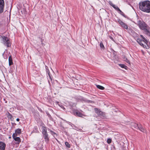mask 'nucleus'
<instances>
[{
	"label": "nucleus",
	"instance_id": "nucleus-1",
	"mask_svg": "<svg viewBox=\"0 0 150 150\" xmlns=\"http://www.w3.org/2000/svg\"><path fill=\"white\" fill-rule=\"evenodd\" d=\"M139 9L142 11L150 13V1H147L140 3L139 4Z\"/></svg>",
	"mask_w": 150,
	"mask_h": 150
},
{
	"label": "nucleus",
	"instance_id": "nucleus-2",
	"mask_svg": "<svg viewBox=\"0 0 150 150\" xmlns=\"http://www.w3.org/2000/svg\"><path fill=\"white\" fill-rule=\"evenodd\" d=\"M137 24L141 29L144 30L145 33L150 35V28L144 22L139 21Z\"/></svg>",
	"mask_w": 150,
	"mask_h": 150
},
{
	"label": "nucleus",
	"instance_id": "nucleus-3",
	"mask_svg": "<svg viewBox=\"0 0 150 150\" xmlns=\"http://www.w3.org/2000/svg\"><path fill=\"white\" fill-rule=\"evenodd\" d=\"M140 36L143 39V40H142L140 39L137 40V41L138 43L142 46L144 48L147 49L149 48V46L147 45L148 42V40L145 38L143 35H141Z\"/></svg>",
	"mask_w": 150,
	"mask_h": 150
},
{
	"label": "nucleus",
	"instance_id": "nucleus-4",
	"mask_svg": "<svg viewBox=\"0 0 150 150\" xmlns=\"http://www.w3.org/2000/svg\"><path fill=\"white\" fill-rule=\"evenodd\" d=\"M42 129L43 137L45 140V141L48 142L49 141V139L47 133L46 127L44 126H42Z\"/></svg>",
	"mask_w": 150,
	"mask_h": 150
},
{
	"label": "nucleus",
	"instance_id": "nucleus-5",
	"mask_svg": "<svg viewBox=\"0 0 150 150\" xmlns=\"http://www.w3.org/2000/svg\"><path fill=\"white\" fill-rule=\"evenodd\" d=\"M3 43L7 47H9L10 46V41L8 38L3 36L2 37Z\"/></svg>",
	"mask_w": 150,
	"mask_h": 150
},
{
	"label": "nucleus",
	"instance_id": "nucleus-6",
	"mask_svg": "<svg viewBox=\"0 0 150 150\" xmlns=\"http://www.w3.org/2000/svg\"><path fill=\"white\" fill-rule=\"evenodd\" d=\"M118 22L120 24L121 26L124 28L127 29L128 28V26L125 23L123 22L120 20L119 19L118 20Z\"/></svg>",
	"mask_w": 150,
	"mask_h": 150
},
{
	"label": "nucleus",
	"instance_id": "nucleus-7",
	"mask_svg": "<svg viewBox=\"0 0 150 150\" xmlns=\"http://www.w3.org/2000/svg\"><path fill=\"white\" fill-rule=\"evenodd\" d=\"M95 112L98 115H101L103 117L105 116V114L104 112H103L100 111L99 110L96 108H95Z\"/></svg>",
	"mask_w": 150,
	"mask_h": 150
},
{
	"label": "nucleus",
	"instance_id": "nucleus-8",
	"mask_svg": "<svg viewBox=\"0 0 150 150\" xmlns=\"http://www.w3.org/2000/svg\"><path fill=\"white\" fill-rule=\"evenodd\" d=\"M4 1L3 0H0V13L3 11V8L4 6Z\"/></svg>",
	"mask_w": 150,
	"mask_h": 150
},
{
	"label": "nucleus",
	"instance_id": "nucleus-9",
	"mask_svg": "<svg viewBox=\"0 0 150 150\" xmlns=\"http://www.w3.org/2000/svg\"><path fill=\"white\" fill-rule=\"evenodd\" d=\"M16 136H14V134H13L12 137L14 140L16 142V143L19 144L21 142V139L19 137H16Z\"/></svg>",
	"mask_w": 150,
	"mask_h": 150
},
{
	"label": "nucleus",
	"instance_id": "nucleus-10",
	"mask_svg": "<svg viewBox=\"0 0 150 150\" xmlns=\"http://www.w3.org/2000/svg\"><path fill=\"white\" fill-rule=\"evenodd\" d=\"M74 115L81 117H83V116H85L83 114L81 113L79 111H76L75 112H74Z\"/></svg>",
	"mask_w": 150,
	"mask_h": 150
},
{
	"label": "nucleus",
	"instance_id": "nucleus-11",
	"mask_svg": "<svg viewBox=\"0 0 150 150\" xmlns=\"http://www.w3.org/2000/svg\"><path fill=\"white\" fill-rule=\"evenodd\" d=\"M6 144L2 142H0V150H4L6 147Z\"/></svg>",
	"mask_w": 150,
	"mask_h": 150
},
{
	"label": "nucleus",
	"instance_id": "nucleus-12",
	"mask_svg": "<svg viewBox=\"0 0 150 150\" xmlns=\"http://www.w3.org/2000/svg\"><path fill=\"white\" fill-rule=\"evenodd\" d=\"M21 129H17L15 130V132L13 134L14 136H17L18 135L20 134L21 133Z\"/></svg>",
	"mask_w": 150,
	"mask_h": 150
},
{
	"label": "nucleus",
	"instance_id": "nucleus-13",
	"mask_svg": "<svg viewBox=\"0 0 150 150\" xmlns=\"http://www.w3.org/2000/svg\"><path fill=\"white\" fill-rule=\"evenodd\" d=\"M137 129H139L141 131L143 132H146V130L145 129L140 125H139Z\"/></svg>",
	"mask_w": 150,
	"mask_h": 150
},
{
	"label": "nucleus",
	"instance_id": "nucleus-14",
	"mask_svg": "<svg viewBox=\"0 0 150 150\" xmlns=\"http://www.w3.org/2000/svg\"><path fill=\"white\" fill-rule=\"evenodd\" d=\"M131 126L132 128L134 127L136 129H137L139 125L136 123L132 122L131 123Z\"/></svg>",
	"mask_w": 150,
	"mask_h": 150
},
{
	"label": "nucleus",
	"instance_id": "nucleus-15",
	"mask_svg": "<svg viewBox=\"0 0 150 150\" xmlns=\"http://www.w3.org/2000/svg\"><path fill=\"white\" fill-rule=\"evenodd\" d=\"M8 62H9V66H11L13 64L12 62V58L11 56H10L8 58Z\"/></svg>",
	"mask_w": 150,
	"mask_h": 150
},
{
	"label": "nucleus",
	"instance_id": "nucleus-16",
	"mask_svg": "<svg viewBox=\"0 0 150 150\" xmlns=\"http://www.w3.org/2000/svg\"><path fill=\"white\" fill-rule=\"evenodd\" d=\"M96 86L97 88H99L100 89L103 90H104L105 88L104 87H103V86H100L99 85H96Z\"/></svg>",
	"mask_w": 150,
	"mask_h": 150
},
{
	"label": "nucleus",
	"instance_id": "nucleus-17",
	"mask_svg": "<svg viewBox=\"0 0 150 150\" xmlns=\"http://www.w3.org/2000/svg\"><path fill=\"white\" fill-rule=\"evenodd\" d=\"M100 47L102 49L104 50L105 49L104 46L102 42H101L100 43Z\"/></svg>",
	"mask_w": 150,
	"mask_h": 150
},
{
	"label": "nucleus",
	"instance_id": "nucleus-18",
	"mask_svg": "<svg viewBox=\"0 0 150 150\" xmlns=\"http://www.w3.org/2000/svg\"><path fill=\"white\" fill-rule=\"evenodd\" d=\"M119 66L122 68H124L125 69H127V67L123 64H120Z\"/></svg>",
	"mask_w": 150,
	"mask_h": 150
},
{
	"label": "nucleus",
	"instance_id": "nucleus-19",
	"mask_svg": "<svg viewBox=\"0 0 150 150\" xmlns=\"http://www.w3.org/2000/svg\"><path fill=\"white\" fill-rule=\"evenodd\" d=\"M113 7L115 10L118 11H119L120 10L118 7L117 6H115V5H114V6Z\"/></svg>",
	"mask_w": 150,
	"mask_h": 150
},
{
	"label": "nucleus",
	"instance_id": "nucleus-20",
	"mask_svg": "<svg viewBox=\"0 0 150 150\" xmlns=\"http://www.w3.org/2000/svg\"><path fill=\"white\" fill-rule=\"evenodd\" d=\"M119 13L122 16H124V13L120 10L119 11Z\"/></svg>",
	"mask_w": 150,
	"mask_h": 150
},
{
	"label": "nucleus",
	"instance_id": "nucleus-21",
	"mask_svg": "<svg viewBox=\"0 0 150 150\" xmlns=\"http://www.w3.org/2000/svg\"><path fill=\"white\" fill-rule=\"evenodd\" d=\"M65 144L66 146H67V147H68L69 148L70 147V145L69 144V143L68 142H65Z\"/></svg>",
	"mask_w": 150,
	"mask_h": 150
},
{
	"label": "nucleus",
	"instance_id": "nucleus-22",
	"mask_svg": "<svg viewBox=\"0 0 150 150\" xmlns=\"http://www.w3.org/2000/svg\"><path fill=\"white\" fill-rule=\"evenodd\" d=\"M111 139L110 138H109L107 139V142L108 144H109L111 143Z\"/></svg>",
	"mask_w": 150,
	"mask_h": 150
},
{
	"label": "nucleus",
	"instance_id": "nucleus-23",
	"mask_svg": "<svg viewBox=\"0 0 150 150\" xmlns=\"http://www.w3.org/2000/svg\"><path fill=\"white\" fill-rule=\"evenodd\" d=\"M109 4L111 6H112V7L114 6V4H113L111 1H109Z\"/></svg>",
	"mask_w": 150,
	"mask_h": 150
},
{
	"label": "nucleus",
	"instance_id": "nucleus-24",
	"mask_svg": "<svg viewBox=\"0 0 150 150\" xmlns=\"http://www.w3.org/2000/svg\"><path fill=\"white\" fill-rule=\"evenodd\" d=\"M109 4L111 6H112V7L114 6V4H113L111 1H109Z\"/></svg>",
	"mask_w": 150,
	"mask_h": 150
},
{
	"label": "nucleus",
	"instance_id": "nucleus-25",
	"mask_svg": "<svg viewBox=\"0 0 150 150\" xmlns=\"http://www.w3.org/2000/svg\"><path fill=\"white\" fill-rule=\"evenodd\" d=\"M50 132H51V134L52 135H54V134H55V132H53V131L51 130L50 131Z\"/></svg>",
	"mask_w": 150,
	"mask_h": 150
},
{
	"label": "nucleus",
	"instance_id": "nucleus-26",
	"mask_svg": "<svg viewBox=\"0 0 150 150\" xmlns=\"http://www.w3.org/2000/svg\"><path fill=\"white\" fill-rule=\"evenodd\" d=\"M126 62L127 63H128L129 64H130V62H129V61L126 59Z\"/></svg>",
	"mask_w": 150,
	"mask_h": 150
},
{
	"label": "nucleus",
	"instance_id": "nucleus-27",
	"mask_svg": "<svg viewBox=\"0 0 150 150\" xmlns=\"http://www.w3.org/2000/svg\"><path fill=\"white\" fill-rule=\"evenodd\" d=\"M109 38H110L113 41H114L113 38L111 36H110Z\"/></svg>",
	"mask_w": 150,
	"mask_h": 150
},
{
	"label": "nucleus",
	"instance_id": "nucleus-28",
	"mask_svg": "<svg viewBox=\"0 0 150 150\" xmlns=\"http://www.w3.org/2000/svg\"><path fill=\"white\" fill-rule=\"evenodd\" d=\"M3 57L4 58V59H7V57H4V53H3Z\"/></svg>",
	"mask_w": 150,
	"mask_h": 150
},
{
	"label": "nucleus",
	"instance_id": "nucleus-29",
	"mask_svg": "<svg viewBox=\"0 0 150 150\" xmlns=\"http://www.w3.org/2000/svg\"><path fill=\"white\" fill-rule=\"evenodd\" d=\"M88 102L91 103H93V101L88 100Z\"/></svg>",
	"mask_w": 150,
	"mask_h": 150
},
{
	"label": "nucleus",
	"instance_id": "nucleus-30",
	"mask_svg": "<svg viewBox=\"0 0 150 150\" xmlns=\"http://www.w3.org/2000/svg\"><path fill=\"white\" fill-rule=\"evenodd\" d=\"M16 120L17 121H19V118H17Z\"/></svg>",
	"mask_w": 150,
	"mask_h": 150
},
{
	"label": "nucleus",
	"instance_id": "nucleus-31",
	"mask_svg": "<svg viewBox=\"0 0 150 150\" xmlns=\"http://www.w3.org/2000/svg\"><path fill=\"white\" fill-rule=\"evenodd\" d=\"M11 138V137H9V138Z\"/></svg>",
	"mask_w": 150,
	"mask_h": 150
},
{
	"label": "nucleus",
	"instance_id": "nucleus-32",
	"mask_svg": "<svg viewBox=\"0 0 150 150\" xmlns=\"http://www.w3.org/2000/svg\"><path fill=\"white\" fill-rule=\"evenodd\" d=\"M149 35V36H150V35Z\"/></svg>",
	"mask_w": 150,
	"mask_h": 150
}]
</instances>
